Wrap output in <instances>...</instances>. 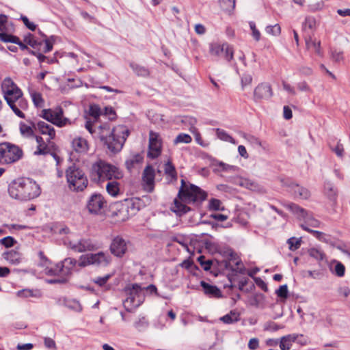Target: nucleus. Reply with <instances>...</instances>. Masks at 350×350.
I'll return each instance as SVG.
<instances>
[{"instance_id": "26", "label": "nucleus", "mask_w": 350, "mask_h": 350, "mask_svg": "<svg viewBox=\"0 0 350 350\" xmlns=\"http://www.w3.org/2000/svg\"><path fill=\"white\" fill-rule=\"evenodd\" d=\"M123 202L125 204L131 217L135 215L140 208L139 201L138 199H125L123 200Z\"/></svg>"}, {"instance_id": "38", "label": "nucleus", "mask_w": 350, "mask_h": 350, "mask_svg": "<svg viewBox=\"0 0 350 350\" xmlns=\"http://www.w3.org/2000/svg\"><path fill=\"white\" fill-rule=\"evenodd\" d=\"M107 193L113 196H117L120 193V185L117 181H109L106 185Z\"/></svg>"}, {"instance_id": "63", "label": "nucleus", "mask_w": 350, "mask_h": 350, "mask_svg": "<svg viewBox=\"0 0 350 350\" xmlns=\"http://www.w3.org/2000/svg\"><path fill=\"white\" fill-rule=\"evenodd\" d=\"M259 347V340L257 338H252L249 340L248 348L250 350H256Z\"/></svg>"}, {"instance_id": "52", "label": "nucleus", "mask_w": 350, "mask_h": 350, "mask_svg": "<svg viewBox=\"0 0 350 350\" xmlns=\"http://www.w3.org/2000/svg\"><path fill=\"white\" fill-rule=\"evenodd\" d=\"M295 336V342L301 345H306L309 342V338L303 334H293Z\"/></svg>"}, {"instance_id": "9", "label": "nucleus", "mask_w": 350, "mask_h": 350, "mask_svg": "<svg viewBox=\"0 0 350 350\" xmlns=\"http://www.w3.org/2000/svg\"><path fill=\"white\" fill-rule=\"evenodd\" d=\"M23 155L18 146L8 142L0 144V163L8 164L17 161Z\"/></svg>"}, {"instance_id": "35", "label": "nucleus", "mask_w": 350, "mask_h": 350, "mask_svg": "<svg viewBox=\"0 0 350 350\" xmlns=\"http://www.w3.org/2000/svg\"><path fill=\"white\" fill-rule=\"evenodd\" d=\"M33 122H31V125L26 124L24 122H21L19 124V129L21 134L25 137H34L33 130L34 129Z\"/></svg>"}, {"instance_id": "47", "label": "nucleus", "mask_w": 350, "mask_h": 350, "mask_svg": "<svg viewBox=\"0 0 350 350\" xmlns=\"http://www.w3.org/2000/svg\"><path fill=\"white\" fill-rule=\"evenodd\" d=\"M89 114L94 118V121H96L101 114L100 107L96 105H90L89 109Z\"/></svg>"}, {"instance_id": "19", "label": "nucleus", "mask_w": 350, "mask_h": 350, "mask_svg": "<svg viewBox=\"0 0 350 350\" xmlns=\"http://www.w3.org/2000/svg\"><path fill=\"white\" fill-rule=\"evenodd\" d=\"M103 167H104V172L100 176V181L109 180L113 178L119 179L122 177L121 172L116 167L105 162Z\"/></svg>"}, {"instance_id": "10", "label": "nucleus", "mask_w": 350, "mask_h": 350, "mask_svg": "<svg viewBox=\"0 0 350 350\" xmlns=\"http://www.w3.org/2000/svg\"><path fill=\"white\" fill-rule=\"evenodd\" d=\"M111 261V257L103 252H99L96 254H88L82 255L79 258L78 265L84 267L88 265L103 266L109 265Z\"/></svg>"}, {"instance_id": "5", "label": "nucleus", "mask_w": 350, "mask_h": 350, "mask_svg": "<svg viewBox=\"0 0 350 350\" xmlns=\"http://www.w3.org/2000/svg\"><path fill=\"white\" fill-rule=\"evenodd\" d=\"M77 264V261L75 258H67L56 264L53 267H47L44 269V273L46 275L59 276V278L48 280L47 282L49 284H66Z\"/></svg>"}, {"instance_id": "41", "label": "nucleus", "mask_w": 350, "mask_h": 350, "mask_svg": "<svg viewBox=\"0 0 350 350\" xmlns=\"http://www.w3.org/2000/svg\"><path fill=\"white\" fill-rule=\"evenodd\" d=\"M308 254L310 256L316 259L317 260H322L325 258V254L321 250L317 248H310L308 250Z\"/></svg>"}, {"instance_id": "33", "label": "nucleus", "mask_w": 350, "mask_h": 350, "mask_svg": "<svg viewBox=\"0 0 350 350\" xmlns=\"http://www.w3.org/2000/svg\"><path fill=\"white\" fill-rule=\"evenodd\" d=\"M295 336L292 334L284 336L280 338V348L281 350H289L293 342H295Z\"/></svg>"}, {"instance_id": "30", "label": "nucleus", "mask_w": 350, "mask_h": 350, "mask_svg": "<svg viewBox=\"0 0 350 350\" xmlns=\"http://www.w3.org/2000/svg\"><path fill=\"white\" fill-rule=\"evenodd\" d=\"M5 260L13 265H18L21 261V254L15 250H10L3 254Z\"/></svg>"}, {"instance_id": "6", "label": "nucleus", "mask_w": 350, "mask_h": 350, "mask_svg": "<svg viewBox=\"0 0 350 350\" xmlns=\"http://www.w3.org/2000/svg\"><path fill=\"white\" fill-rule=\"evenodd\" d=\"M66 177L69 189L73 191H82L88 186V180L85 173L75 164L66 171Z\"/></svg>"}, {"instance_id": "54", "label": "nucleus", "mask_w": 350, "mask_h": 350, "mask_svg": "<svg viewBox=\"0 0 350 350\" xmlns=\"http://www.w3.org/2000/svg\"><path fill=\"white\" fill-rule=\"evenodd\" d=\"M304 28H309L310 29H313L316 26V20L312 16H308L305 18V21L303 24Z\"/></svg>"}, {"instance_id": "64", "label": "nucleus", "mask_w": 350, "mask_h": 350, "mask_svg": "<svg viewBox=\"0 0 350 350\" xmlns=\"http://www.w3.org/2000/svg\"><path fill=\"white\" fill-rule=\"evenodd\" d=\"M147 325L148 323L146 321L145 317H144L139 318V319L136 321L134 323L135 327L138 329H140L141 328L147 326Z\"/></svg>"}, {"instance_id": "55", "label": "nucleus", "mask_w": 350, "mask_h": 350, "mask_svg": "<svg viewBox=\"0 0 350 350\" xmlns=\"http://www.w3.org/2000/svg\"><path fill=\"white\" fill-rule=\"evenodd\" d=\"M250 27L252 32V36L255 39L256 41H259L260 39V31L256 29V24L254 22L251 21L250 22Z\"/></svg>"}, {"instance_id": "18", "label": "nucleus", "mask_w": 350, "mask_h": 350, "mask_svg": "<svg viewBox=\"0 0 350 350\" xmlns=\"http://www.w3.org/2000/svg\"><path fill=\"white\" fill-rule=\"evenodd\" d=\"M126 250V243L124 239L118 236L113 239L110 245V251L114 256L121 257Z\"/></svg>"}, {"instance_id": "28", "label": "nucleus", "mask_w": 350, "mask_h": 350, "mask_svg": "<svg viewBox=\"0 0 350 350\" xmlns=\"http://www.w3.org/2000/svg\"><path fill=\"white\" fill-rule=\"evenodd\" d=\"M144 157L141 154H135L132 155L125 161L126 169L131 172L133 169L140 165L143 162Z\"/></svg>"}, {"instance_id": "32", "label": "nucleus", "mask_w": 350, "mask_h": 350, "mask_svg": "<svg viewBox=\"0 0 350 350\" xmlns=\"http://www.w3.org/2000/svg\"><path fill=\"white\" fill-rule=\"evenodd\" d=\"M224 49L228 50L227 43H223L222 44L218 43H211L209 46L210 53L215 56H221Z\"/></svg>"}, {"instance_id": "17", "label": "nucleus", "mask_w": 350, "mask_h": 350, "mask_svg": "<svg viewBox=\"0 0 350 350\" xmlns=\"http://www.w3.org/2000/svg\"><path fill=\"white\" fill-rule=\"evenodd\" d=\"M273 96L271 85L267 83H262L256 87L254 91V99L256 102L261 100H268Z\"/></svg>"}, {"instance_id": "14", "label": "nucleus", "mask_w": 350, "mask_h": 350, "mask_svg": "<svg viewBox=\"0 0 350 350\" xmlns=\"http://www.w3.org/2000/svg\"><path fill=\"white\" fill-rule=\"evenodd\" d=\"M155 171L152 165H147L142 173V186L144 189L149 193L154 189Z\"/></svg>"}, {"instance_id": "1", "label": "nucleus", "mask_w": 350, "mask_h": 350, "mask_svg": "<svg viewBox=\"0 0 350 350\" xmlns=\"http://www.w3.org/2000/svg\"><path fill=\"white\" fill-rule=\"evenodd\" d=\"M178 197L179 199L174 200L172 211L176 215H181L191 210L183 203H201L206 199L207 193L199 187L189 183H187L182 179Z\"/></svg>"}, {"instance_id": "31", "label": "nucleus", "mask_w": 350, "mask_h": 350, "mask_svg": "<svg viewBox=\"0 0 350 350\" xmlns=\"http://www.w3.org/2000/svg\"><path fill=\"white\" fill-rule=\"evenodd\" d=\"M240 319V314L237 310H231L227 314L219 318V320L225 324H232L239 321Z\"/></svg>"}, {"instance_id": "40", "label": "nucleus", "mask_w": 350, "mask_h": 350, "mask_svg": "<svg viewBox=\"0 0 350 350\" xmlns=\"http://www.w3.org/2000/svg\"><path fill=\"white\" fill-rule=\"evenodd\" d=\"M12 31H2L0 32V40L3 42H16L18 37L11 34Z\"/></svg>"}, {"instance_id": "7", "label": "nucleus", "mask_w": 350, "mask_h": 350, "mask_svg": "<svg viewBox=\"0 0 350 350\" xmlns=\"http://www.w3.org/2000/svg\"><path fill=\"white\" fill-rule=\"evenodd\" d=\"M128 297L123 302L124 308L131 312L139 306L144 300V293L142 287L137 284H132L131 287L126 289Z\"/></svg>"}, {"instance_id": "46", "label": "nucleus", "mask_w": 350, "mask_h": 350, "mask_svg": "<svg viewBox=\"0 0 350 350\" xmlns=\"http://www.w3.org/2000/svg\"><path fill=\"white\" fill-rule=\"evenodd\" d=\"M265 31L268 34L277 36L280 34L281 28L278 24H275L274 25L267 26L265 29Z\"/></svg>"}, {"instance_id": "27", "label": "nucleus", "mask_w": 350, "mask_h": 350, "mask_svg": "<svg viewBox=\"0 0 350 350\" xmlns=\"http://www.w3.org/2000/svg\"><path fill=\"white\" fill-rule=\"evenodd\" d=\"M200 284L206 295L213 297H220L221 296V291L217 286L211 285L204 281H201Z\"/></svg>"}, {"instance_id": "3", "label": "nucleus", "mask_w": 350, "mask_h": 350, "mask_svg": "<svg viewBox=\"0 0 350 350\" xmlns=\"http://www.w3.org/2000/svg\"><path fill=\"white\" fill-rule=\"evenodd\" d=\"M10 196L20 201H29L38 198L41 189L36 181L28 178H18L12 180L8 186Z\"/></svg>"}, {"instance_id": "51", "label": "nucleus", "mask_w": 350, "mask_h": 350, "mask_svg": "<svg viewBox=\"0 0 350 350\" xmlns=\"http://www.w3.org/2000/svg\"><path fill=\"white\" fill-rule=\"evenodd\" d=\"M297 88L300 92L312 93V90L308 83L305 81L297 83Z\"/></svg>"}, {"instance_id": "21", "label": "nucleus", "mask_w": 350, "mask_h": 350, "mask_svg": "<svg viewBox=\"0 0 350 350\" xmlns=\"http://www.w3.org/2000/svg\"><path fill=\"white\" fill-rule=\"evenodd\" d=\"M34 129L38 131L42 135H46L49 136L47 142L50 143L52 139L55 137V131L53 126L43 121H39L36 124H33Z\"/></svg>"}, {"instance_id": "37", "label": "nucleus", "mask_w": 350, "mask_h": 350, "mask_svg": "<svg viewBox=\"0 0 350 350\" xmlns=\"http://www.w3.org/2000/svg\"><path fill=\"white\" fill-rule=\"evenodd\" d=\"M13 25L8 21V16L5 14H0V32L13 31Z\"/></svg>"}, {"instance_id": "50", "label": "nucleus", "mask_w": 350, "mask_h": 350, "mask_svg": "<svg viewBox=\"0 0 350 350\" xmlns=\"http://www.w3.org/2000/svg\"><path fill=\"white\" fill-rule=\"evenodd\" d=\"M111 277V274H107L102 277H96L94 279H92V282L96 284H98L99 286H104L107 282L109 280V278Z\"/></svg>"}, {"instance_id": "20", "label": "nucleus", "mask_w": 350, "mask_h": 350, "mask_svg": "<svg viewBox=\"0 0 350 350\" xmlns=\"http://www.w3.org/2000/svg\"><path fill=\"white\" fill-rule=\"evenodd\" d=\"M105 161L101 159H98L94 163H92L90 172L89 175L91 180L94 183L100 182V176L104 172V167H103L105 165Z\"/></svg>"}, {"instance_id": "44", "label": "nucleus", "mask_w": 350, "mask_h": 350, "mask_svg": "<svg viewBox=\"0 0 350 350\" xmlns=\"http://www.w3.org/2000/svg\"><path fill=\"white\" fill-rule=\"evenodd\" d=\"M192 139L191 136L188 134L185 133H180L176 136L175 139L174 140V144H178L179 143H185L189 144L191 142Z\"/></svg>"}, {"instance_id": "42", "label": "nucleus", "mask_w": 350, "mask_h": 350, "mask_svg": "<svg viewBox=\"0 0 350 350\" xmlns=\"http://www.w3.org/2000/svg\"><path fill=\"white\" fill-rule=\"evenodd\" d=\"M30 94L33 104L36 107H41L44 104V100L42 97V94L35 91L31 92Z\"/></svg>"}, {"instance_id": "45", "label": "nucleus", "mask_w": 350, "mask_h": 350, "mask_svg": "<svg viewBox=\"0 0 350 350\" xmlns=\"http://www.w3.org/2000/svg\"><path fill=\"white\" fill-rule=\"evenodd\" d=\"M301 239H297L295 237H291L287 240V243L289 245V250L295 251L297 250L301 245Z\"/></svg>"}, {"instance_id": "4", "label": "nucleus", "mask_w": 350, "mask_h": 350, "mask_svg": "<svg viewBox=\"0 0 350 350\" xmlns=\"http://www.w3.org/2000/svg\"><path fill=\"white\" fill-rule=\"evenodd\" d=\"M4 94V98L14 113L21 118H25V114L21 110L27 108L28 104L23 98V93L10 78H6L1 85Z\"/></svg>"}, {"instance_id": "39", "label": "nucleus", "mask_w": 350, "mask_h": 350, "mask_svg": "<svg viewBox=\"0 0 350 350\" xmlns=\"http://www.w3.org/2000/svg\"><path fill=\"white\" fill-rule=\"evenodd\" d=\"M216 135L219 139L222 141L228 142L233 144H237L235 139L231 137L226 131L221 129H216Z\"/></svg>"}, {"instance_id": "16", "label": "nucleus", "mask_w": 350, "mask_h": 350, "mask_svg": "<svg viewBox=\"0 0 350 350\" xmlns=\"http://www.w3.org/2000/svg\"><path fill=\"white\" fill-rule=\"evenodd\" d=\"M282 185L288 188V191L292 193L295 198L307 199L310 196V191L303 187L299 186L288 180H282Z\"/></svg>"}, {"instance_id": "29", "label": "nucleus", "mask_w": 350, "mask_h": 350, "mask_svg": "<svg viewBox=\"0 0 350 350\" xmlns=\"http://www.w3.org/2000/svg\"><path fill=\"white\" fill-rule=\"evenodd\" d=\"M331 272L338 277H342L345 275V265L336 260L332 261L329 267Z\"/></svg>"}, {"instance_id": "58", "label": "nucleus", "mask_w": 350, "mask_h": 350, "mask_svg": "<svg viewBox=\"0 0 350 350\" xmlns=\"http://www.w3.org/2000/svg\"><path fill=\"white\" fill-rule=\"evenodd\" d=\"M233 53H234L232 47L228 44V50L224 49V51L221 56H223L228 62H230L233 58Z\"/></svg>"}, {"instance_id": "61", "label": "nucleus", "mask_w": 350, "mask_h": 350, "mask_svg": "<svg viewBox=\"0 0 350 350\" xmlns=\"http://www.w3.org/2000/svg\"><path fill=\"white\" fill-rule=\"evenodd\" d=\"M220 3L226 9L233 10L235 8V0H219Z\"/></svg>"}, {"instance_id": "11", "label": "nucleus", "mask_w": 350, "mask_h": 350, "mask_svg": "<svg viewBox=\"0 0 350 350\" xmlns=\"http://www.w3.org/2000/svg\"><path fill=\"white\" fill-rule=\"evenodd\" d=\"M107 201L100 193H93L88 198L86 203V208L92 215H101L107 208Z\"/></svg>"}, {"instance_id": "2", "label": "nucleus", "mask_w": 350, "mask_h": 350, "mask_svg": "<svg viewBox=\"0 0 350 350\" xmlns=\"http://www.w3.org/2000/svg\"><path fill=\"white\" fill-rule=\"evenodd\" d=\"M129 133L125 126L118 125L111 131L109 124H104L96 129L95 135L105 143L110 151L118 152L122 148Z\"/></svg>"}, {"instance_id": "56", "label": "nucleus", "mask_w": 350, "mask_h": 350, "mask_svg": "<svg viewBox=\"0 0 350 350\" xmlns=\"http://www.w3.org/2000/svg\"><path fill=\"white\" fill-rule=\"evenodd\" d=\"M16 241L12 237H6L0 239V243L4 245L5 247H10L14 245Z\"/></svg>"}, {"instance_id": "13", "label": "nucleus", "mask_w": 350, "mask_h": 350, "mask_svg": "<svg viewBox=\"0 0 350 350\" xmlns=\"http://www.w3.org/2000/svg\"><path fill=\"white\" fill-rule=\"evenodd\" d=\"M69 247L74 252L79 253L93 251L98 248V245L90 239H81L78 241H70Z\"/></svg>"}, {"instance_id": "12", "label": "nucleus", "mask_w": 350, "mask_h": 350, "mask_svg": "<svg viewBox=\"0 0 350 350\" xmlns=\"http://www.w3.org/2000/svg\"><path fill=\"white\" fill-rule=\"evenodd\" d=\"M162 142L159 133L150 131L149 133V143L148 157L151 159L157 158L161 153Z\"/></svg>"}, {"instance_id": "23", "label": "nucleus", "mask_w": 350, "mask_h": 350, "mask_svg": "<svg viewBox=\"0 0 350 350\" xmlns=\"http://www.w3.org/2000/svg\"><path fill=\"white\" fill-rule=\"evenodd\" d=\"M72 147L78 153H85L88 150V144L85 139L77 137L72 142Z\"/></svg>"}, {"instance_id": "36", "label": "nucleus", "mask_w": 350, "mask_h": 350, "mask_svg": "<svg viewBox=\"0 0 350 350\" xmlns=\"http://www.w3.org/2000/svg\"><path fill=\"white\" fill-rule=\"evenodd\" d=\"M130 67L139 77H148L150 75L149 70L143 66L135 63H131Z\"/></svg>"}, {"instance_id": "43", "label": "nucleus", "mask_w": 350, "mask_h": 350, "mask_svg": "<svg viewBox=\"0 0 350 350\" xmlns=\"http://www.w3.org/2000/svg\"><path fill=\"white\" fill-rule=\"evenodd\" d=\"M164 170H165V174L170 176L172 178H176V169L171 161H169L165 164Z\"/></svg>"}, {"instance_id": "15", "label": "nucleus", "mask_w": 350, "mask_h": 350, "mask_svg": "<svg viewBox=\"0 0 350 350\" xmlns=\"http://www.w3.org/2000/svg\"><path fill=\"white\" fill-rule=\"evenodd\" d=\"M285 206L291 211L293 213L297 214L306 220V224L305 226H310L312 227H318L320 224L319 221L312 217L309 216L307 212L302 208L294 203H288Z\"/></svg>"}, {"instance_id": "34", "label": "nucleus", "mask_w": 350, "mask_h": 350, "mask_svg": "<svg viewBox=\"0 0 350 350\" xmlns=\"http://www.w3.org/2000/svg\"><path fill=\"white\" fill-rule=\"evenodd\" d=\"M325 192L328 199L332 202L333 205L336 204L338 191L332 184L327 183L325 187Z\"/></svg>"}, {"instance_id": "57", "label": "nucleus", "mask_w": 350, "mask_h": 350, "mask_svg": "<svg viewBox=\"0 0 350 350\" xmlns=\"http://www.w3.org/2000/svg\"><path fill=\"white\" fill-rule=\"evenodd\" d=\"M54 41L55 38L53 36H51L49 38H46L44 40L45 46L43 51L44 53H48L52 50Z\"/></svg>"}, {"instance_id": "53", "label": "nucleus", "mask_w": 350, "mask_h": 350, "mask_svg": "<svg viewBox=\"0 0 350 350\" xmlns=\"http://www.w3.org/2000/svg\"><path fill=\"white\" fill-rule=\"evenodd\" d=\"M277 295L282 299H286L288 297V286L286 284L282 285L280 288L276 291Z\"/></svg>"}, {"instance_id": "60", "label": "nucleus", "mask_w": 350, "mask_h": 350, "mask_svg": "<svg viewBox=\"0 0 350 350\" xmlns=\"http://www.w3.org/2000/svg\"><path fill=\"white\" fill-rule=\"evenodd\" d=\"M21 19L23 21L24 25L30 30L34 31L36 28V25L29 21L28 18L25 16H21Z\"/></svg>"}, {"instance_id": "59", "label": "nucleus", "mask_w": 350, "mask_h": 350, "mask_svg": "<svg viewBox=\"0 0 350 350\" xmlns=\"http://www.w3.org/2000/svg\"><path fill=\"white\" fill-rule=\"evenodd\" d=\"M301 227L303 229H304L306 231H308L310 232V233H312L313 234L314 237H315L317 239H318L319 240L320 239H323V232H320V231H317V230H310L308 228V226H305L304 224H302L301 225Z\"/></svg>"}, {"instance_id": "24", "label": "nucleus", "mask_w": 350, "mask_h": 350, "mask_svg": "<svg viewBox=\"0 0 350 350\" xmlns=\"http://www.w3.org/2000/svg\"><path fill=\"white\" fill-rule=\"evenodd\" d=\"M237 185L254 191L262 192L263 191L262 187L258 183L247 178H239Z\"/></svg>"}, {"instance_id": "22", "label": "nucleus", "mask_w": 350, "mask_h": 350, "mask_svg": "<svg viewBox=\"0 0 350 350\" xmlns=\"http://www.w3.org/2000/svg\"><path fill=\"white\" fill-rule=\"evenodd\" d=\"M113 208L112 215L116 217L119 221H124L131 217L123 201L116 202Z\"/></svg>"}, {"instance_id": "49", "label": "nucleus", "mask_w": 350, "mask_h": 350, "mask_svg": "<svg viewBox=\"0 0 350 350\" xmlns=\"http://www.w3.org/2000/svg\"><path fill=\"white\" fill-rule=\"evenodd\" d=\"M221 202L219 200L212 198L209 201L208 207H209L210 210L223 211L224 208V207H221Z\"/></svg>"}, {"instance_id": "25", "label": "nucleus", "mask_w": 350, "mask_h": 350, "mask_svg": "<svg viewBox=\"0 0 350 350\" xmlns=\"http://www.w3.org/2000/svg\"><path fill=\"white\" fill-rule=\"evenodd\" d=\"M36 141L37 143L36 150L34 151L35 155H44L50 152L48 147V142H44L43 138L40 136H35Z\"/></svg>"}, {"instance_id": "62", "label": "nucleus", "mask_w": 350, "mask_h": 350, "mask_svg": "<svg viewBox=\"0 0 350 350\" xmlns=\"http://www.w3.org/2000/svg\"><path fill=\"white\" fill-rule=\"evenodd\" d=\"M281 327H280L278 325H277L273 321H269L265 325V329L267 331H277L279 329H280Z\"/></svg>"}, {"instance_id": "48", "label": "nucleus", "mask_w": 350, "mask_h": 350, "mask_svg": "<svg viewBox=\"0 0 350 350\" xmlns=\"http://www.w3.org/2000/svg\"><path fill=\"white\" fill-rule=\"evenodd\" d=\"M198 261L204 271H208L211 269L213 263L211 260H206L204 256H200L198 258Z\"/></svg>"}, {"instance_id": "8", "label": "nucleus", "mask_w": 350, "mask_h": 350, "mask_svg": "<svg viewBox=\"0 0 350 350\" xmlns=\"http://www.w3.org/2000/svg\"><path fill=\"white\" fill-rule=\"evenodd\" d=\"M40 116L58 127H63L72 124L70 119L64 116V110L59 106L54 109H43Z\"/></svg>"}]
</instances>
